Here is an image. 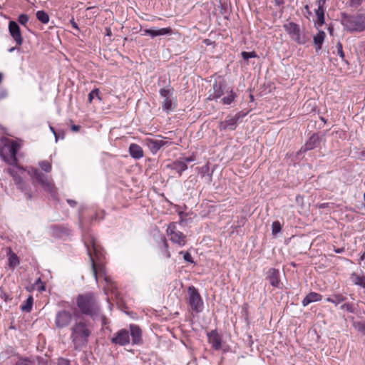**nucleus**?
Here are the masks:
<instances>
[{"label":"nucleus","instance_id":"1","mask_svg":"<svg viewBox=\"0 0 365 365\" xmlns=\"http://www.w3.org/2000/svg\"><path fill=\"white\" fill-rule=\"evenodd\" d=\"M92 329L91 323L84 318L75 322L71 328L70 335L75 349L81 350L87 346L88 339L92 334Z\"/></svg>","mask_w":365,"mask_h":365},{"label":"nucleus","instance_id":"2","mask_svg":"<svg viewBox=\"0 0 365 365\" xmlns=\"http://www.w3.org/2000/svg\"><path fill=\"white\" fill-rule=\"evenodd\" d=\"M85 245L91 262L93 274L97 281L98 274L104 273L103 259L105 252L103 248L97 243L94 237L85 240Z\"/></svg>","mask_w":365,"mask_h":365},{"label":"nucleus","instance_id":"3","mask_svg":"<svg viewBox=\"0 0 365 365\" xmlns=\"http://www.w3.org/2000/svg\"><path fill=\"white\" fill-rule=\"evenodd\" d=\"M76 305L80 312L96 319L101 314L99 304L91 292L79 294L76 298Z\"/></svg>","mask_w":365,"mask_h":365},{"label":"nucleus","instance_id":"4","mask_svg":"<svg viewBox=\"0 0 365 365\" xmlns=\"http://www.w3.org/2000/svg\"><path fill=\"white\" fill-rule=\"evenodd\" d=\"M341 24L346 30L354 31H362L365 29V14L349 15L341 14Z\"/></svg>","mask_w":365,"mask_h":365},{"label":"nucleus","instance_id":"5","mask_svg":"<svg viewBox=\"0 0 365 365\" xmlns=\"http://www.w3.org/2000/svg\"><path fill=\"white\" fill-rule=\"evenodd\" d=\"M29 174L34 182H36L39 183L46 191L51 193L52 197L55 196L56 192L54 185L51 180L48 179L46 175L40 172L36 168H32L29 171Z\"/></svg>","mask_w":365,"mask_h":365},{"label":"nucleus","instance_id":"6","mask_svg":"<svg viewBox=\"0 0 365 365\" xmlns=\"http://www.w3.org/2000/svg\"><path fill=\"white\" fill-rule=\"evenodd\" d=\"M210 83H212V88L209 91L210 95L207 99L212 100L221 97L225 88V81L223 77L221 76H212Z\"/></svg>","mask_w":365,"mask_h":365},{"label":"nucleus","instance_id":"7","mask_svg":"<svg viewBox=\"0 0 365 365\" xmlns=\"http://www.w3.org/2000/svg\"><path fill=\"white\" fill-rule=\"evenodd\" d=\"M284 28L290 38L298 44H305L309 38L300 31L299 26L294 22H289L284 25Z\"/></svg>","mask_w":365,"mask_h":365},{"label":"nucleus","instance_id":"8","mask_svg":"<svg viewBox=\"0 0 365 365\" xmlns=\"http://www.w3.org/2000/svg\"><path fill=\"white\" fill-rule=\"evenodd\" d=\"M188 302L192 311L198 313L203 309V301L198 292L194 287H189L187 290Z\"/></svg>","mask_w":365,"mask_h":365},{"label":"nucleus","instance_id":"9","mask_svg":"<svg viewBox=\"0 0 365 365\" xmlns=\"http://www.w3.org/2000/svg\"><path fill=\"white\" fill-rule=\"evenodd\" d=\"M3 146L0 149V155L4 158H6L7 155H9L12 160L16 162V153L19 150V145L16 142L10 140L9 138L3 139Z\"/></svg>","mask_w":365,"mask_h":365},{"label":"nucleus","instance_id":"10","mask_svg":"<svg viewBox=\"0 0 365 365\" xmlns=\"http://www.w3.org/2000/svg\"><path fill=\"white\" fill-rule=\"evenodd\" d=\"M144 143L153 154H155L160 148L168 147L173 144V142L170 139L162 136L155 139L145 138Z\"/></svg>","mask_w":365,"mask_h":365},{"label":"nucleus","instance_id":"11","mask_svg":"<svg viewBox=\"0 0 365 365\" xmlns=\"http://www.w3.org/2000/svg\"><path fill=\"white\" fill-rule=\"evenodd\" d=\"M195 160L193 157L180 158L177 160L168 163L166 168L170 169L173 174H178L180 176L182 173L187 169V163L192 162Z\"/></svg>","mask_w":365,"mask_h":365},{"label":"nucleus","instance_id":"12","mask_svg":"<svg viewBox=\"0 0 365 365\" xmlns=\"http://www.w3.org/2000/svg\"><path fill=\"white\" fill-rule=\"evenodd\" d=\"M73 321L72 313L66 309H61L56 312L55 317V325L58 329L68 327Z\"/></svg>","mask_w":365,"mask_h":365},{"label":"nucleus","instance_id":"13","mask_svg":"<svg viewBox=\"0 0 365 365\" xmlns=\"http://www.w3.org/2000/svg\"><path fill=\"white\" fill-rule=\"evenodd\" d=\"M173 94V88H163L160 90V95L164 98L162 104V108L164 111L169 113L175 108V104L173 103L171 98Z\"/></svg>","mask_w":365,"mask_h":365},{"label":"nucleus","instance_id":"14","mask_svg":"<svg viewBox=\"0 0 365 365\" xmlns=\"http://www.w3.org/2000/svg\"><path fill=\"white\" fill-rule=\"evenodd\" d=\"M112 344L124 346L128 345L130 342L129 331L125 329H121L115 332L110 338Z\"/></svg>","mask_w":365,"mask_h":365},{"label":"nucleus","instance_id":"15","mask_svg":"<svg viewBox=\"0 0 365 365\" xmlns=\"http://www.w3.org/2000/svg\"><path fill=\"white\" fill-rule=\"evenodd\" d=\"M168 235L170 240L180 247H182L186 244V237L180 231L177 230L175 225H170L167 230Z\"/></svg>","mask_w":365,"mask_h":365},{"label":"nucleus","instance_id":"16","mask_svg":"<svg viewBox=\"0 0 365 365\" xmlns=\"http://www.w3.org/2000/svg\"><path fill=\"white\" fill-rule=\"evenodd\" d=\"M9 34L16 42V46L22 45L24 42L23 37L21 36V29L19 24L14 21H11L9 24Z\"/></svg>","mask_w":365,"mask_h":365},{"label":"nucleus","instance_id":"17","mask_svg":"<svg viewBox=\"0 0 365 365\" xmlns=\"http://www.w3.org/2000/svg\"><path fill=\"white\" fill-rule=\"evenodd\" d=\"M322 138L317 133H313L299 150V153H305L312 150L320 145Z\"/></svg>","mask_w":365,"mask_h":365},{"label":"nucleus","instance_id":"18","mask_svg":"<svg viewBox=\"0 0 365 365\" xmlns=\"http://www.w3.org/2000/svg\"><path fill=\"white\" fill-rule=\"evenodd\" d=\"M129 329L132 344L141 345L143 344V332L140 327L137 324H130Z\"/></svg>","mask_w":365,"mask_h":365},{"label":"nucleus","instance_id":"19","mask_svg":"<svg viewBox=\"0 0 365 365\" xmlns=\"http://www.w3.org/2000/svg\"><path fill=\"white\" fill-rule=\"evenodd\" d=\"M207 336L208 339V342L213 349L218 351L222 349V336L217 333V331H212L209 334H207Z\"/></svg>","mask_w":365,"mask_h":365},{"label":"nucleus","instance_id":"20","mask_svg":"<svg viewBox=\"0 0 365 365\" xmlns=\"http://www.w3.org/2000/svg\"><path fill=\"white\" fill-rule=\"evenodd\" d=\"M267 279L269 284L276 288H280L281 281L279 279V271L275 268H271L267 272Z\"/></svg>","mask_w":365,"mask_h":365},{"label":"nucleus","instance_id":"21","mask_svg":"<svg viewBox=\"0 0 365 365\" xmlns=\"http://www.w3.org/2000/svg\"><path fill=\"white\" fill-rule=\"evenodd\" d=\"M144 34L143 35H149L152 38L159 36H165V35H170L173 33V31L170 28H162L158 29H145L143 31Z\"/></svg>","mask_w":365,"mask_h":365},{"label":"nucleus","instance_id":"22","mask_svg":"<svg viewBox=\"0 0 365 365\" xmlns=\"http://www.w3.org/2000/svg\"><path fill=\"white\" fill-rule=\"evenodd\" d=\"M53 235L62 238L70 235L71 230L64 225H53L51 227Z\"/></svg>","mask_w":365,"mask_h":365},{"label":"nucleus","instance_id":"23","mask_svg":"<svg viewBox=\"0 0 365 365\" xmlns=\"http://www.w3.org/2000/svg\"><path fill=\"white\" fill-rule=\"evenodd\" d=\"M238 125V122L237 120L232 117H227L224 121H222L220 124V130H226L230 129L231 130H234L236 129Z\"/></svg>","mask_w":365,"mask_h":365},{"label":"nucleus","instance_id":"24","mask_svg":"<svg viewBox=\"0 0 365 365\" xmlns=\"http://www.w3.org/2000/svg\"><path fill=\"white\" fill-rule=\"evenodd\" d=\"M322 296L317 292H311L303 299L302 304L304 307L307 306L310 303L321 301Z\"/></svg>","mask_w":365,"mask_h":365},{"label":"nucleus","instance_id":"25","mask_svg":"<svg viewBox=\"0 0 365 365\" xmlns=\"http://www.w3.org/2000/svg\"><path fill=\"white\" fill-rule=\"evenodd\" d=\"M129 153L134 159H140L143 157L142 148L135 143H131L129 146Z\"/></svg>","mask_w":365,"mask_h":365},{"label":"nucleus","instance_id":"26","mask_svg":"<svg viewBox=\"0 0 365 365\" xmlns=\"http://www.w3.org/2000/svg\"><path fill=\"white\" fill-rule=\"evenodd\" d=\"M327 302L334 304L336 307L344 302L346 300V297L341 293H335L325 299Z\"/></svg>","mask_w":365,"mask_h":365},{"label":"nucleus","instance_id":"27","mask_svg":"<svg viewBox=\"0 0 365 365\" xmlns=\"http://www.w3.org/2000/svg\"><path fill=\"white\" fill-rule=\"evenodd\" d=\"M326 34L323 31H319L317 35L314 36V43L315 46L316 52L318 53L322 48V44L324 41Z\"/></svg>","mask_w":365,"mask_h":365},{"label":"nucleus","instance_id":"28","mask_svg":"<svg viewBox=\"0 0 365 365\" xmlns=\"http://www.w3.org/2000/svg\"><path fill=\"white\" fill-rule=\"evenodd\" d=\"M317 21L315 24L317 27H321L324 24V6H318L315 10Z\"/></svg>","mask_w":365,"mask_h":365},{"label":"nucleus","instance_id":"29","mask_svg":"<svg viewBox=\"0 0 365 365\" xmlns=\"http://www.w3.org/2000/svg\"><path fill=\"white\" fill-rule=\"evenodd\" d=\"M20 263L19 257L11 250L9 253V266L11 269H14Z\"/></svg>","mask_w":365,"mask_h":365},{"label":"nucleus","instance_id":"30","mask_svg":"<svg viewBox=\"0 0 365 365\" xmlns=\"http://www.w3.org/2000/svg\"><path fill=\"white\" fill-rule=\"evenodd\" d=\"M351 281L358 286L365 289V277L353 273L351 276Z\"/></svg>","mask_w":365,"mask_h":365},{"label":"nucleus","instance_id":"31","mask_svg":"<svg viewBox=\"0 0 365 365\" xmlns=\"http://www.w3.org/2000/svg\"><path fill=\"white\" fill-rule=\"evenodd\" d=\"M237 98V94L231 89L227 96H225L222 98L221 101L223 105H230L233 103Z\"/></svg>","mask_w":365,"mask_h":365},{"label":"nucleus","instance_id":"32","mask_svg":"<svg viewBox=\"0 0 365 365\" xmlns=\"http://www.w3.org/2000/svg\"><path fill=\"white\" fill-rule=\"evenodd\" d=\"M37 19L42 24H48L50 20L49 15L44 11H38L36 14Z\"/></svg>","mask_w":365,"mask_h":365},{"label":"nucleus","instance_id":"33","mask_svg":"<svg viewBox=\"0 0 365 365\" xmlns=\"http://www.w3.org/2000/svg\"><path fill=\"white\" fill-rule=\"evenodd\" d=\"M340 309L341 310H345L348 313H355L356 312V307L354 303L345 302L341 305Z\"/></svg>","mask_w":365,"mask_h":365},{"label":"nucleus","instance_id":"34","mask_svg":"<svg viewBox=\"0 0 365 365\" xmlns=\"http://www.w3.org/2000/svg\"><path fill=\"white\" fill-rule=\"evenodd\" d=\"M33 297L29 296L25 302V304L21 306V310L26 312H29L31 310L33 305Z\"/></svg>","mask_w":365,"mask_h":365},{"label":"nucleus","instance_id":"35","mask_svg":"<svg viewBox=\"0 0 365 365\" xmlns=\"http://www.w3.org/2000/svg\"><path fill=\"white\" fill-rule=\"evenodd\" d=\"M97 98L99 101H101V97L100 96V91L98 88H94L88 94V102L92 103L93 100Z\"/></svg>","mask_w":365,"mask_h":365},{"label":"nucleus","instance_id":"36","mask_svg":"<svg viewBox=\"0 0 365 365\" xmlns=\"http://www.w3.org/2000/svg\"><path fill=\"white\" fill-rule=\"evenodd\" d=\"M10 173L14 177V180L15 182V184L18 186V187L20 190H24V182L23 180H22V178L20 176L14 174L12 171H11Z\"/></svg>","mask_w":365,"mask_h":365},{"label":"nucleus","instance_id":"37","mask_svg":"<svg viewBox=\"0 0 365 365\" xmlns=\"http://www.w3.org/2000/svg\"><path fill=\"white\" fill-rule=\"evenodd\" d=\"M34 287L40 292L44 291L46 289L45 284L41 281V278L36 279L34 284Z\"/></svg>","mask_w":365,"mask_h":365},{"label":"nucleus","instance_id":"38","mask_svg":"<svg viewBox=\"0 0 365 365\" xmlns=\"http://www.w3.org/2000/svg\"><path fill=\"white\" fill-rule=\"evenodd\" d=\"M282 230V226L279 221H274L272 225V232L274 235L280 232Z\"/></svg>","mask_w":365,"mask_h":365},{"label":"nucleus","instance_id":"39","mask_svg":"<svg viewBox=\"0 0 365 365\" xmlns=\"http://www.w3.org/2000/svg\"><path fill=\"white\" fill-rule=\"evenodd\" d=\"M39 166L46 173H49L51 170V165L49 162L46 160L40 162Z\"/></svg>","mask_w":365,"mask_h":365},{"label":"nucleus","instance_id":"40","mask_svg":"<svg viewBox=\"0 0 365 365\" xmlns=\"http://www.w3.org/2000/svg\"><path fill=\"white\" fill-rule=\"evenodd\" d=\"M241 56H242V58L245 61H247L252 58L257 57V55L256 52H255V51H252V52L242 51L241 53Z\"/></svg>","mask_w":365,"mask_h":365},{"label":"nucleus","instance_id":"41","mask_svg":"<svg viewBox=\"0 0 365 365\" xmlns=\"http://www.w3.org/2000/svg\"><path fill=\"white\" fill-rule=\"evenodd\" d=\"M336 53H337V55L339 56L342 60L344 59L345 56H344V53L343 51V46L340 41H339L336 43Z\"/></svg>","mask_w":365,"mask_h":365},{"label":"nucleus","instance_id":"42","mask_svg":"<svg viewBox=\"0 0 365 365\" xmlns=\"http://www.w3.org/2000/svg\"><path fill=\"white\" fill-rule=\"evenodd\" d=\"M363 1L364 0H350L347 4L350 7L357 8L362 4Z\"/></svg>","mask_w":365,"mask_h":365},{"label":"nucleus","instance_id":"43","mask_svg":"<svg viewBox=\"0 0 365 365\" xmlns=\"http://www.w3.org/2000/svg\"><path fill=\"white\" fill-rule=\"evenodd\" d=\"M29 19L28 15L24 14H22L19 15V19H18L19 22L21 25H24V26H25L28 23Z\"/></svg>","mask_w":365,"mask_h":365},{"label":"nucleus","instance_id":"44","mask_svg":"<svg viewBox=\"0 0 365 365\" xmlns=\"http://www.w3.org/2000/svg\"><path fill=\"white\" fill-rule=\"evenodd\" d=\"M217 44L215 42H210L209 39H207V52L210 51L212 53V56H214L213 49L215 48Z\"/></svg>","mask_w":365,"mask_h":365},{"label":"nucleus","instance_id":"45","mask_svg":"<svg viewBox=\"0 0 365 365\" xmlns=\"http://www.w3.org/2000/svg\"><path fill=\"white\" fill-rule=\"evenodd\" d=\"M180 254L183 255V258L186 262L190 263L193 262L192 257L188 252L181 251L180 252Z\"/></svg>","mask_w":365,"mask_h":365},{"label":"nucleus","instance_id":"46","mask_svg":"<svg viewBox=\"0 0 365 365\" xmlns=\"http://www.w3.org/2000/svg\"><path fill=\"white\" fill-rule=\"evenodd\" d=\"M16 365H35L34 363L27 359H20Z\"/></svg>","mask_w":365,"mask_h":365},{"label":"nucleus","instance_id":"47","mask_svg":"<svg viewBox=\"0 0 365 365\" xmlns=\"http://www.w3.org/2000/svg\"><path fill=\"white\" fill-rule=\"evenodd\" d=\"M247 113L244 111H240L235 114L234 118L237 120V121L239 123L240 120H242L244 117L247 115Z\"/></svg>","mask_w":365,"mask_h":365},{"label":"nucleus","instance_id":"48","mask_svg":"<svg viewBox=\"0 0 365 365\" xmlns=\"http://www.w3.org/2000/svg\"><path fill=\"white\" fill-rule=\"evenodd\" d=\"M58 365H71L70 361L66 359L61 358L58 359Z\"/></svg>","mask_w":365,"mask_h":365},{"label":"nucleus","instance_id":"49","mask_svg":"<svg viewBox=\"0 0 365 365\" xmlns=\"http://www.w3.org/2000/svg\"><path fill=\"white\" fill-rule=\"evenodd\" d=\"M163 242H164V246L165 248V256L167 258H169L170 257V254L169 251L168 250V245L167 240H164Z\"/></svg>","mask_w":365,"mask_h":365},{"label":"nucleus","instance_id":"50","mask_svg":"<svg viewBox=\"0 0 365 365\" xmlns=\"http://www.w3.org/2000/svg\"><path fill=\"white\" fill-rule=\"evenodd\" d=\"M70 23L73 29H76L77 31H79V27H78V24H76V22L75 21L74 18H72L70 20Z\"/></svg>","mask_w":365,"mask_h":365},{"label":"nucleus","instance_id":"51","mask_svg":"<svg viewBox=\"0 0 365 365\" xmlns=\"http://www.w3.org/2000/svg\"><path fill=\"white\" fill-rule=\"evenodd\" d=\"M67 202L73 207H75L77 204V202L75 200L70 199L67 200Z\"/></svg>","mask_w":365,"mask_h":365},{"label":"nucleus","instance_id":"52","mask_svg":"<svg viewBox=\"0 0 365 365\" xmlns=\"http://www.w3.org/2000/svg\"><path fill=\"white\" fill-rule=\"evenodd\" d=\"M50 130L53 133L55 138H56V141H57L58 140V134L56 132L53 126H50Z\"/></svg>","mask_w":365,"mask_h":365},{"label":"nucleus","instance_id":"53","mask_svg":"<svg viewBox=\"0 0 365 365\" xmlns=\"http://www.w3.org/2000/svg\"><path fill=\"white\" fill-rule=\"evenodd\" d=\"M80 126L78 125H73L71 126V130L73 131V132H78L79 130H80Z\"/></svg>","mask_w":365,"mask_h":365},{"label":"nucleus","instance_id":"54","mask_svg":"<svg viewBox=\"0 0 365 365\" xmlns=\"http://www.w3.org/2000/svg\"><path fill=\"white\" fill-rule=\"evenodd\" d=\"M344 247H341V248H334V251L336 252V253H343L344 252Z\"/></svg>","mask_w":365,"mask_h":365},{"label":"nucleus","instance_id":"55","mask_svg":"<svg viewBox=\"0 0 365 365\" xmlns=\"http://www.w3.org/2000/svg\"><path fill=\"white\" fill-rule=\"evenodd\" d=\"M6 294L4 289L0 287V297H1V298L5 297L6 298Z\"/></svg>","mask_w":365,"mask_h":365},{"label":"nucleus","instance_id":"56","mask_svg":"<svg viewBox=\"0 0 365 365\" xmlns=\"http://www.w3.org/2000/svg\"><path fill=\"white\" fill-rule=\"evenodd\" d=\"M326 4V0H319L318 1V6H324Z\"/></svg>","mask_w":365,"mask_h":365},{"label":"nucleus","instance_id":"57","mask_svg":"<svg viewBox=\"0 0 365 365\" xmlns=\"http://www.w3.org/2000/svg\"><path fill=\"white\" fill-rule=\"evenodd\" d=\"M359 260L365 263V252L361 255Z\"/></svg>","mask_w":365,"mask_h":365},{"label":"nucleus","instance_id":"58","mask_svg":"<svg viewBox=\"0 0 365 365\" xmlns=\"http://www.w3.org/2000/svg\"><path fill=\"white\" fill-rule=\"evenodd\" d=\"M179 215L182 221L185 220V215L183 212H180Z\"/></svg>","mask_w":365,"mask_h":365},{"label":"nucleus","instance_id":"59","mask_svg":"<svg viewBox=\"0 0 365 365\" xmlns=\"http://www.w3.org/2000/svg\"><path fill=\"white\" fill-rule=\"evenodd\" d=\"M16 49L19 50V48L17 47H11L9 49V52L12 53L13 51H14Z\"/></svg>","mask_w":365,"mask_h":365},{"label":"nucleus","instance_id":"60","mask_svg":"<svg viewBox=\"0 0 365 365\" xmlns=\"http://www.w3.org/2000/svg\"><path fill=\"white\" fill-rule=\"evenodd\" d=\"M277 5H279L283 3V0H274Z\"/></svg>","mask_w":365,"mask_h":365},{"label":"nucleus","instance_id":"61","mask_svg":"<svg viewBox=\"0 0 365 365\" xmlns=\"http://www.w3.org/2000/svg\"><path fill=\"white\" fill-rule=\"evenodd\" d=\"M110 34H111V31H110V29H108V30H107V35H108V36H110Z\"/></svg>","mask_w":365,"mask_h":365},{"label":"nucleus","instance_id":"62","mask_svg":"<svg viewBox=\"0 0 365 365\" xmlns=\"http://www.w3.org/2000/svg\"><path fill=\"white\" fill-rule=\"evenodd\" d=\"M304 8H305V9H306V10H307V11H309V6H308V5H306Z\"/></svg>","mask_w":365,"mask_h":365},{"label":"nucleus","instance_id":"63","mask_svg":"<svg viewBox=\"0 0 365 365\" xmlns=\"http://www.w3.org/2000/svg\"><path fill=\"white\" fill-rule=\"evenodd\" d=\"M321 120H322V121H324V123H326V120H325L323 117H322V118H321Z\"/></svg>","mask_w":365,"mask_h":365},{"label":"nucleus","instance_id":"64","mask_svg":"<svg viewBox=\"0 0 365 365\" xmlns=\"http://www.w3.org/2000/svg\"><path fill=\"white\" fill-rule=\"evenodd\" d=\"M105 280H106V282H108V277H105Z\"/></svg>","mask_w":365,"mask_h":365}]
</instances>
